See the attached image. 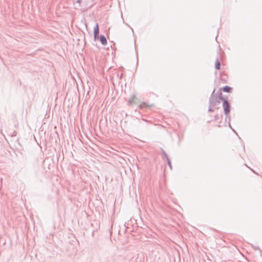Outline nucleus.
Segmentation results:
<instances>
[{
	"label": "nucleus",
	"mask_w": 262,
	"mask_h": 262,
	"mask_svg": "<svg viewBox=\"0 0 262 262\" xmlns=\"http://www.w3.org/2000/svg\"><path fill=\"white\" fill-rule=\"evenodd\" d=\"M129 103L137 104L140 108H144L147 107L150 108L154 106V105L152 103L149 104L146 102H139L138 99L135 96H133L132 98V99L129 100Z\"/></svg>",
	"instance_id": "obj_1"
},
{
	"label": "nucleus",
	"mask_w": 262,
	"mask_h": 262,
	"mask_svg": "<svg viewBox=\"0 0 262 262\" xmlns=\"http://www.w3.org/2000/svg\"><path fill=\"white\" fill-rule=\"evenodd\" d=\"M223 100V107L225 114L227 115L230 112V106L228 101L223 98H221Z\"/></svg>",
	"instance_id": "obj_2"
},
{
	"label": "nucleus",
	"mask_w": 262,
	"mask_h": 262,
	"mask_svg": "<svg viewBox=\"0 0 262 262\" xmlns=\"http://www.w3.org/2000/svg\"><path fill=\"white\" fill-rule=\"evenodd\" d=\"M99 33V26H98V25L97 24L94 28V34L95 39H96L98 37Z\"/></svg>",
	"instance_id": "obj_3"
},
{
	"label": "nucleus",
	"mask_w": 262,
	"mask_h": 262,
	"mask_svg": "<svg viewBox=\"0 0 262 262\" xmlns=\"http://www.w3.org/2000/svg\"><path fill=\"white\" fill-rule=\"evenodd\" d=\"M100 40L102 45H106L107 40L104 36H103V35L100 36Z\"/></svg>",
	"instance_id": "obj_4"
},
{
	"label": "nucleus",
	"mask_w": 262,
	"mask_h": 262,
	"mask_svg": "<svg viewBox=\"0 0 262 262\" xmlns=\"http://www.w3.org/2000/svg\"><path fill=\"white\" fill-rule=\"evenodd\" d=\"M223 90L225 92H228L229 93L231 92V88L228 86H225L223 88Z\"/></svg>",
	"instance_id": "obj_5"
},
{
	"label": "nucleus",
	"mask_w": 262,
	"mask_h": 262,
	"mask_svg": "<svg viewBox=\"0 0 262 262\" xmlns=\"http://www.w3.org/2000/svg\"><path fill=\"white\" fill-rule=\"evenodd\" d=\"M215 68L217 70H219L220 69V63L218 60H216L215 62Z\"/></svg>",
	"instance_id": "obj_6"
}]
</instances>
